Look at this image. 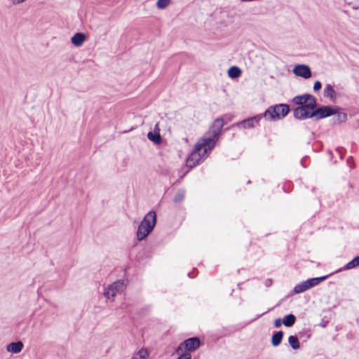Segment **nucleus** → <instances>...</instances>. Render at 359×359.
<instances>
[{"mask_svg":"<svg viewBox=\"0 0 359 359\" xmlns=\"http://www.w3.org/2000/svg\"><path fill=\"white\" fill-rule=\"evenodd\" d=\"M292 102L299 107L293 110L294 117L299 120L314 118L320 120L331 116L335 111L330 106H320L317 107L316 99L311 94L297 95Z\"/></svg>","mask_w":359,"mask_h":359,"instance_id":"1","label":"nucleus"},{"mask_svg":"<svg viewBox=\"0 0 359 359\" xmlns=\"http://www.w3.org/2000/svg\"><path fill=\"white\" fill-rule=\"evenodd\" d=\"M224 126V121L222 118L215 119L210 129L205 133L203 137L195 145L196 150L201 151L203 149L204 154L207 153L208 150H212L216 144V141L218 140Z\"/></svg>","mask_w":359,"mask_h":359,"instance_id":"2","label":"nucleus"},{"mask_svg":"<svg viewBox=\"0 0 359 359\" xmlns=\"http://www.w3.org/2000/svg\"><path fill=\"white\" fill-rule=\"evenodd\" d=\"M156 214L154 210L145 215L136 232L137 239L140 241L147 238L156 224Z\"/></svg>","mask_w":359,"mask_h":359,"instance_id":"3","label":"nucleus"},{"mask_svg":"<svg viewBox=\"0 0 359 359\" xmlns=\"http://www.w3.org/2000/svg\"><path fill=\"white\" fill-rule=\"evenodd\" d=\"M290 106L287 104H278L269 107L263 114V117L269 121H276L285 117L290 112Z\"/></svg>","mask_w":359,"mask_h":359,"instance_id":"4","label":"nucleus"},{"mask_svg":"<svg viewBox=\"0 0 359 359\" xmlns=\"http://www.w3.org/2000/svg\"><path fill=\"white\" fill-rule=\"evenodd\" d=\"M201 345V341L198 337H191L186 340H184L182 343L180 344L177 348V351L179 350H182V347L187 351H196Z\"/></svg>","mask_w":359,"mask_h":359,"instance_id":"5","label":"nucleus"},{"mask_svg":"<svg viewBox=\"0 0 359 359\" xmlns=\"http://www.w3.org/2000/svg\"><path fill=\"white\" fill-rule=\"evenodd\" d=\"M123 280H117L113 284L109 285V287L104 290V295L107 299H110L111 297H114L117 292H121L123 290Z\"/></svg>","mask_w":359,"mask_h":359,"instance_id":"6","label":"nucleus"},{"mask_svg":"<svg viewBox=\"0 0 359 359\" xmlns=\"http://www.w3.org/2000/svg\"><path fill=\"white\" fill-rule=\"evenodd\" d=\"M293 73L299 77L309 79L311 76V71L310 67L306 65H297L293 69Z\"/></svg>","mask_w":359,"mask_h":359,"instance_id":"7","label":"nucleus"},{"mask_svg":"<svg viewBox=\"0 0 359 359\" xmlns=\"http://www.w3.org/2000/svg\"><path fill=\"white\" fill-rule=\"evenodd\" d=\"M263 118V115L259 114L252 118L245 119L237 123V126L243 128H252L255 127V123H258L259 121Z\"/></svg>","mask_w":359,"mask_h":359,"instance_id":"8","label":"nucleus"},{"mask_svg":"<svg viewBox=\"0 0 359 359\" xmlns=\"http://www.w3.org/2000/svg\"><path fill=\"white\" fill-rule=\"evenodd\" d=\"M330 107L334 108L333 110L335 111L332 116L335 115V116L333 117L332 121L334 124H340L343 122H345L347 119V114L344 112H340V107L338 106H332L329 105Z\"/></svg>","mask_w":359,"mask_h":359,"instance_id":"9","label":"nucleus"},{"mask_svg":"<svg viewBox=\"0 0 359 359\" xmlns=\"http://www.w3.org/2000/svg\"><path fill=\"white\" fill-rule=\"evenodd\" d=\"M201 151L196 150V147L194 148V151L189 155V156L187 159V165L190 168L195 167L197 164H198L199 161L201 159V156L200 154Z\"/></svg>","mask_w":359,"mask_h":359,"instance_id":"10","label":"nucleus"},{"mask_svg":"<svg viewBox=\"0 0 359 359\" xmlns=\"http://www.w3.org/2000/svg\"><path fill=\"white\" fill-rule=\"evenodd\" d=\"M159 130L158 125L156 124L154 131H150L147 133L148 139L156 144H160L162 142Z\"/></svg>","mask_w":359,"mask_h":359,"instance_id":"11","label":"nucleus"},{"mask_svg":"<svg viewBox=\"0 0 359 359\" xmlns=\"http://www.w3.org/2000/svg\"><path fill=\"white\" fill-rule=\"evenodd\" d=\"M86 39L84 33L77 32L71 39V42L76 47L81 46Z\"/></svg>","mask_w":359,"mask_h":359,"instance_id":"12","label":"nucleus"},{"mask_svg":"<svg viewBox=\"0 0 359 359\" xmlns=\"http://www.w3.org/2000/svg\"><path fill=\"white\" fill-rule=\"evenodd\" d=\"M324 97L329 98L331 101L334 102L337 99V93L334 87L331 84H327L324 88Z\"/></svg>","mask_w":359,"mask_h":359,"instance_id":"13","label":"nucleus"},{"mask_svg":"<svg viewBox=\"0 0 359 359\" xmlns=\"http://www.w3.org/2000/svg\"><path fill=\"white\" fill-rule=\"evenodd\" d=\"M23 343L21 341L11 342L6 346V350L13 353H20L23 348Z\"/></svg>","mask_w":359,"mask_h":359,"instance_id":"14","label":"nucleus"},{"mask_svg":"<svg viewBox=\"0 0 359 359\" xmlns=\"http://www.w3.org/2000/svg\"><path fill=\"white\" fill-rule=\"evenodd\" d=\"M328 276H323L320 277L312 278L306 280V285L309 289H311L318 285H319L321 282L324 281L327 278Z\"/></svg>","mask_w":359,"mask_h":359,"instance_id":"15","label":"nucleus"},{"mask_svg":"<svg viewBox=\"0 0 359 359\" xmlns=\"http://www.w3.org/2000/svg\"><path fill=\"white\" fill-rule=\"evenodd\" d=\"M359 266V255L354 257L351 261L348 262L342 269L337 270L336 272H339L342 270H349L354 269Z\"/></svg>","mask_w":359,"mask_h":359,"instance_id":"16","label":"nucleus"},{"mask_svg":"<svg viewBox=\"0 0 359 359\" xmlns=\"http://www.w3.org/2000/svg\"><path fill=\"white\" fill-rule=\"evenodd\" d=\"M283 337V331H278L276 332L271 337V344L273 346H278L280 344Z\"/></svg>","mask_w":359,"mask_h":359,"instance_id":"17","label":"nucleus"},{"mask_svg":"<svg viewBox=\"0 0 359 359\" xmlns=\"http://www.w3.org/2000/svg\"><path fill=\"white\" fill-rule=\"evenodd\" d=\"M296 316L294 314L290 313L283 318V324L285 327H290L294 325L296 322Z\"/></svg>","mask_w":359,"mask_h":359,"instance_id":"18","label":"nucleus"},{"mask_svg":"<svg viewBox=\"0 0 359 359\" xmlns=\"http://www.w3.org/2000/svg\"><path fill=\"white\" fill-rule=\"evenodd\" d=\"M241 74V70L236 66L231 67L228 70V76L231 79H236Z\"/></svg>","mask_w":359,"mask_h":359,"instance_id":"19","label":"nucleus"},{"mask_svg":"<svg viewBox=\"0 0 359 359\" xmlns=\"http://www.w3.org/2000/svg\"><path fill=\"white\" fill-rule=\"evenodd\" d=\"M288 343L291 348L294 350H297L300 348V343L297 336H290L288 337Z\"/></svg>","mask_w":359,"mask_h":359,"instance_id":"20","label":"nucleus"},{"mask_svg":"<svg viewBox=\"0 0 359 359\" xmlns=\"http://www.w3.org/2000/svg\"><path fill=\"white\" fill-rule=\"evenodd\" d=\"M308 290H309V289L306 285V281H304V282H302L299 284H297V285L294 286V292L295 294H299V293H302Z\"/></svg>","mask_w":359,"mask_h":359,"instance_id":"21","label":"nucleus"},{"mask_svg":"<svg viewBox=\"0 0 359 359\" xmlns=\"http://www.w3.org/2000/svg\"><path fill=\"white\" fill-rule=\"evenodd\" d=\"M184 196H185L184 190H183V189L178 190L173 198L174 203H180L181 201H182L184 200Z\"/></svg>","mask_w":359,"mask_h":359,"instance_id":"22","label":"nucleus"},{"mask_svg":"<svg viewBox=\"0 0 359 359\" xmlns=\"http://www.w3.org/2000/svg\"><path fill=\"white\" fill-rule=\"evenodd\" d=\"M170 4V0H158L156 6L160 9H164Z\"/></svg>","mask_w":359,"mask_h":359,"instance_id":"23","label":"nucleus"},{"mask_svg":"<svg viewBox=\"0 0 359 359\" xmlns=\"http://www.w3.org/2000/svg\"><path fill=\"white\" fill-rule=\"evenodd\" d=\"M136 354L140 358V359H146L147 356L148 355V353L145 349L140 350Z\"/></svg>","mask_w":359,"mask_h":359,"instance_id":"24","label":"nucleus"},{"mask_svg":"<svg viewBox=\"0 0 359 359\" xmlns=\"http://www.w3.org/2000/svg\"><path fill=\"white\" fill-rule=\"evenodd\" d=\"M336 151L338 152V154H339V156H340V158L341 159H343L344 158V152H345V149L341 147H339L336 149Z\"/></svg>","mask_w":359,"mask_h":359,"instance_id":"25","label":"nucleus"},{"mask_svg":"<svg viewBox=\"0 0 359 359\" xmlns=\"http://www.w3.org/2000/svg\"><path fill=\"white\" fill-rule=\"evenodd\" d=\"M322 87V83L320 81H316L315 83H314V85H313V90L315 92H317Z\"/></svg>","mask_w":359,"mask_h":359,"instance_id":"26","label":"nucleus"},{"mask_svg":"<svg viewBox=\"0 0 359 359\" xmlns=\"http://www.w3.org/2000/svg\"><path fill=\"white\" fill-rule=\"evenodd\" d=\"M177 359H191L190 353L185 352L182 353Z\"/></svg>","mask_w":359,"mask_h":359,"instance_id":"27","label":"nucleus"},{"mask_svg":"<svg viewBox=\"0 0 359 359\" xmlns=\"http://www.w3.org/2000/svg\"><path fill=\"white\" fill-rule=\"evenodd\" d=\"M346 163L350 166L351 169L355 167V164L353 161V157L352 156H349L347 159H346Z\"/></svg>","mask_w":359,"mask_h":359,"instance_id":"28","label":"nucleus"},{"mask_svg":"<svg viewBox=\"0 0 359 359\" xmlns=\"http://www.w3.org/2000/svg\"><path fill=\"white\" fill-rule=\"evenodd\" d=\"M282 323H283V320H281L280 318H277L274 321V326H275V327L278 328L281 326Z\"/></svg>","mask_w":359,"mask_h":359,"instance_id":"29","label":"nucleus"},{"mask_svg":"<svg viewBox=\"0 0 359 359\" xmlns=\"http://www.w3.org/2000/svg\"><path fill=\"white\" fill-rule=\"evenodd\" d=\"M11 1L13 4H21L24 1H25L26 0H11Z\"/></svg>","mask_w":359,"mask_h":359,"instance_id":"30","label":"nucleus"},{"mask_svg":"<svg viewBox=\"0 0 359 359\" xmlns=\"http://www.w3.org/2000/svg\"><path fill=\"white\" fill-rule=\"evenodd\" d=\"M131 359H140L137 354H135Z\"/></svg>","mask_w":359,"mask_h":359,"instance_id":"31","label":"nucleus"},{"mask_svg":"<svg viewBox=\"0 0 359 359\" xmlns=\"http://www.w3.org/2000/svg\"><path fill=\"white\" fill-rule=\"evenodd\" d=\"M269 311V310H268V311H264V313H262V314H260V315L259 316H259H262V315H264V314H265V313H266Z\"/></svg>","mask_w":359,"mask_h":359,"instance_id":"32","label":"nucleus"},{"mask_svg":"<svg viewBox=\"0 0 359 359\" xmlns=\"http://www.w3.org/2000/svg\"><path fill=\"white\" fill-rule=\"evenodd\" d=\"M188 276H189V278H191V276H190L189 273H188Z\"/></svg>","mask_w":359,"mask_h":359,"instance_id":"33","label":"nucleus"},{"mask_svg":"<svg viewBox=\"0 0 359 359\" xmlns=\"http://www.w3.org/2000/svg\"><path fill=\"white\" fill-rule=\"evenodd\" d=\"M188 276H189V278H191V276H190L189 273H188Z\"/></svg>","mask_w":359,"mask_h":359,"instance_id":"34","label":"nucleus"},{"mask_svg":"<svg viewBox=\"0 0 359 359\" xmlns=\"http://www.w3.org/2000/svg\"><path fill=\"white\" fill-rule=\"evenodd\" d=\"M266 282H271V280H270V279H268V280H266Z\"/></svg>","mask_w":359,"mask_h":359,"instance_id":"35","label":"nucleus"},{"mask_svg":"<svg viewBox=\"0 0 359 359\" xmlns=\"http://www.w3.org/2000/svg\"><path fill=\"white\" fill-rule=\"evenodd\" d=\"M269 283H270V282H266V285H269Z\"/></svg>","mask_w":359,"mask_h":359,"instance_id":"36","label":"nucleus"}]
</instances>
